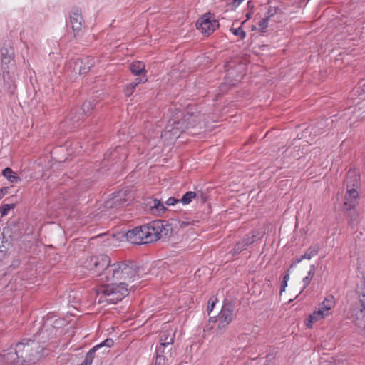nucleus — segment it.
Returning a JSON list of instances; mask_svg holds the SVG:
<instances>
[{"label": "nucleus", "instance_id": "1", "mask_svg": "<svg viewBox=\"0 0 365 365\" xmlns=\"http://www.w3.org/2000/svg\"><path fill=\"white\" fill-rule=\"evenodd\" d=\"M139 278V268L135 262H120L108 264L107 268L98 275V280L101 283L116 282L130 289H134L136 285L133 283Z\"/></svg>", "mask_w": 365, "mask_h": 365}, {"label": "nucleus", "instance_id": "2", "mask_svg": "<svg viewBox=\"0 0 365 365\" xmlns=\"http://www.w3.org/2000/svg\"><path fill=\"white\" fill-rule=\"evenodd\" d=\"M200 121V114L193 106L187 107L185 112L176 110L168 120L161 138L165 141L171 142L188 128L197 125Z\"/></svg>", "mask_w": 365, "mask_h": 365}, {"label": "nucleus", "instance_id": "3", "mask_svg": "<svg viewBox=\"0 0 365 365\" xmlns=\"http://www.w3.org/2000/svg\"><path fill=\"white\" fill-rule=\"evenodd\" d=\"M170 230V226L165 221L156 220L147 225L136 227L128 230L125 235L130 243L142 245L157 241L167 236Z\"/></svg>", "mask_w": 365, "mask_h": 365}, {"label": "nucleus", "instance_id": "4", "mask_svg": "<svg viewBox=\"0 0 365 365\" xmlns=\"http://www.w3.org/2000/svg\"><path fill=\"white\" fill-rule=\"evenodd\" d=\"M15 351L21 365H31L41 357L43 348L35 340L24 339L15 346Z\"/></svg>", "mask_w": 365, "mask_h": 365}, {"label": "nucleus", "instance_id": "5", "mask_svg": "<svg viewBox=\"0 0 365 365\" xmlns=\"http://www.w3.org/2000/svg\"><path fill=\"white\" fill-rule=\"evenodd\" d=\"M103 285L96 289L98 297V303L107 302L110 304H116L128 294L132 289L125 285L116 282H104Z\"/></svg>", "mask_w": 365, "mask_h": 365}, {"label": "nucleus", "instance_id": "6", "mask_svg": "<svg viewBox=\"0 0 365 365\" xmlns=\"http://www.w3.org/2000/svg\"><path fill=\"white\" fill-rule=\"evenodd\" d=\"M110 263V259L108 255H101L87 258L83 262V267L98 278V275L107 268Z\"/></svg>", "mask_w": 365, "mask_h": 365}, {"label": "nucleus", "instance_id": "7", "mask_svg": "<svg viewBox=\"0 0 365 365\" xmlns=\"http://www.w3.org/2000/svg\"><path fill=\"white\" fill-rule=\"evenodd\" d=\"M19 76L17 67L13 65L9 69H2L3 87L4 91L14 94L16 88V79Z\"/></svg>", "mask_w": 365, "mask_h": 365}, {"label": "nucleus", "instance_id": "8", "mask_svg": "<svg viewBox=\"0 0 365 365\" xmlns=\"http://www.w3.org/2000/svg\"><path fill=\"white\" fill-rule=\"evenodd\" d=\"M262 232L258 230H254L250 233L245 235L243 238L236 243L231 252L233 256L242 252L243 250L252 245L257 239L262 237Z\"/></svg>", "mask_w": 365, "mask_h": 365}, {"label": "nucleus", "instance_id": "9", "mask_svg": "<svg viewBox=\"0 0 365 365\" xmlns=\"http://www.w3.org/2000/svg\"><path fill=\"white\" fill-rule=\"evenodd\" d=\"M234 306L232 304H224L219 313L217 319V334H221L222 331L232 322L233 319Z\"/></svg>", "mask_w": 365, "mask_h": 365}, {"label": "nucleus", "instance_id": "10", "mask_svg": "<svg viewBox=\"0 0 365 365\" xmlns=\"http://www.w3.org/2000/svg\"><path fill=\"white\" fill-rule=\"evenodd\" d=\"M196 26L202 33L210 35L219 26V23L210 14H205L196 23Z\"/></svg>", "mask_w": 365, "mask_h": 365}, {"label": "nucleus", "instance_id": "11", "mask_svg": "<svg viewBox=\"0 0 365 365\" xmlns=\"http://www.w3.org/2000/svg\"><path fill=\"white\" fill-rule=\"evenodd\" d=\"M93 66V59L89 56L77 58L69 63V66L73 68V72L80 75L88 73Z\"/></svg>", "mask_w": 365, "mask_h": 365}, {"label": "nucleus", "instance_id": "12", "mask_svg": "<svg viewBox=\"0 0 365 365\" xmlns=\"http://www.w3.org/2000/svg\"><path fill=\"white\" fill-rule=\"evenodd\" d=\"M173 357V346H166L165 344H160L156 348V365H165Z\"/></svg>", "mask_w": 365, "mask_h": 365}, {"label": "nucleus", "instance_id": "13", "mask_svg": "<svg viewBox=\"0 0 365 365\" xmlns=\"http://www.w3.org/2000/svg\"><path fill=\"white\" fill-rule=\"evenodd\" d=\"M95 104L91 101L84 102L81 108V112L78 114L73 113H71L67 120L70 121L73 127L78 125L83 120V116L91 110H92Z\"/></svg>", "mask_w": 365, "mask_h": 365}, {"label": "nucleus", "instance_id": "14", "mask_svg": "<svg viewBox=\"0 0 365 365\" xmlns=\"http://www.w3.org/2000/svg\"><path fill=\"white\" fill-rule=\"evenodd\" d=\"M359 193L356 188L347 187L344 198V208H355L359 202Z\"/></svg>", "mask_w": 365, "mask_h": 365}, {"label": "nucleus", "instance_id": "15", "mask_svg": "<svg viewBox=\"0 0 365 365\" xmlns=\"http://www.w3.org/2000/svg\"><path fill=\"white\" fill-rule=\"evenodd\" d=\"M0 365H21L14 349H9L0 354Z\"/></svg>", "mask_w": 365, "mask_h": 365}, {"label": "nucleus", "instance_id": "16", "mask_svg": "<svg viewBox=\"0 0 365 365\" xmlns=\"http://www.w3.org/2000/svg\"><path fill=\"white\" fill-rule=\"evenodd\" d=\"M176 329L165 326L163 330L160 334V344H165L166 346H173L175 337Z\"/></svg>", "mask_w": 365, "mask_h": 365}, {"label": "nucleus", "instance_id": "17", "mask_svg": "<svg viewBox=\"0 0 365 365\" xmlns=\"http://www.w3.org/2000/svg\"><path fill=\"white\" fill-rule=\"evenodd\" d=\"M1 52V68L9 69L16 65L14 59V51L11 48H3Z\"/></svg>", "mask_w": 365, "mask_h": 365}, {"label": "nucleus", "instance_id": "18", "mask_svg": "<svg viewBox=\"0 0 365 365\" xmlns=\"http://www.w3.org/2000/svg\"><path fill=\"white\" fill-rule=\"evenodd\" d=\"M356 294L361 304L360 309V323L363 324L365 329V284L362 283L357 286Z\"/></svg>", "mask_w": 365, "mask_h": 365}, {"label": "nucleus", "instance_id": "19", "mask_svg": "<svg viewBox=\"0 0 365 365\" xmlns=\"http://www.w3.org/2000/svg\"><path fill=\"white\" fill-rule=\"evenodd\" d=\"M360 175L355 170H349L346 177V188L352 187L356 190L360 187Z\"/></svg>", "mask_w": 365, "mask_h": 365}, {"label": "nucleus", "instance_id": "20", "mask_svg": "<svg viewBox=\"0 0 365 365\" xmlns=\"http://www.w3.org/2000/svg\"><path fill=\"white\" fill-rule=\"evenodd\" d=\"M328 316V314H327L324 310L318 307L317 310H315L312 314H311L309 316L306 325L307 327L312 328V323L323 319Z\"/></svg>", "mask_w": 365, "mask_h": 365}, {"label": "nucleus", "instance_id": "21", "mask_svg": "<svg viewBox=\"0 0 365 365\" xmlns=\"http://www.w3.org/2000/svg\"><path fill=\"white\" fill-rule=\"evenodd\" d=\"M70 22L74 31L78 32L82 28L83 18L81 14L78 11H74L70 16Z\"/></svg>", "mask_w": 365, "mask_h": 365}, {"label": "nucleus", "instance_id": "22", "mask_svg": "<svg viewBox=\"0 0 365 365\" xmlns=\"http://www.w3.org/2000/svg\"><path fill=\"white\" fill-rule=\"evenodd\" d=\"M335 306V298L333 295L327 296L324 300L319 305V307L324 310L328 315L331 314V309Z\"/></svg>", "mask_w": 365, "mask_h": 365}, {"label": "nucleus", "instance_id": "23", "mask_svg": "<svg viewBox=\"0 0 365 365\" xmlns=\"http://www.w3.org/2000/svg\"><path fill=\"white\" fill-rule=\"evenodd\" d=\"M2 175L5 177L10 182L16 183L21 181V178L16 173L14 172L11 168H6L2 171Z\"/></svg>", "mask_w": 365, "mask_h": 365}, {"label": "nucleus", "instance_id": "24", "mask_svg": "<svg viewBox=\"0 0 365 365\" xmlns=\"http://www.w3.org/2000/svg\"><path fill=\"white\" fill-rule=\"evenodd\" d=\"M130 71L135 76H139L143 73H145V64L142 61L133 62L130 66Z\"/></svg>", "mask_w": 365, "mask_h": 365}, {"label": "nucleus", "instance_id": "25", "mask_svg": "<svg viewBox=\"0 0 365 365\" xmlns=\"http://www.w3.org/2000/svg\"><path fill=\"white\" fill-rule=\"evenodd\" d=\"M150 207L153 212L158 215L163 214L166 210V207H165L164 204L161 202L160 200L157 199L153 200V204Z\"/></svg>", "mask_w": 365, "mask_h": 365}, {"label": "nucleus", "instance_id": "26", "mask_svg": "<svg viewBox=\"0 0 365 365\" xmlns=\"http://www.w3.org/2000/svg\"><path fill=\"white\" fill-rule=\"evenodd\" d=\"M319 250V247L318 245H312L307 250L304 255H302V258H304L306 259H310L317 255Z\"/></svg>", "mask_w": 365, "mask_h": 365}, {"label": "nucleus", "instance_id": "27", "mask_svg": "<svg viewBox=\"0 0 365 365\" xmlns=\"http://www.w3.org/2000/svg\"><path fill=\"white\" fill-rule=\"evenodd\" d=\"M346 210L347 216L349 219V223L351 226L354 227L356 225L358 214L355 208H345Z\"/></svg>", "mask_w": 365, "mask_h": 365}, {"label": "nucleus", "instance_id": "28", "mask_svg": "<svg viewBox=\"0 0 365 365\" xmlns=\"http://www.w3.org/2000/svg\"><path fill=\"white\" fill-rule=\"evenodd\" d=\"M315 272V267L314 265L310 266V269L307 273V275L303 278L302 282L304 284L303 289H305L310 283L311 279L313 278Z\"/></svg>", "mask_w": 365, "mask_h": 365}, {"label": "nucleus", "instance_id": "29", "mask_svg": "<svg viewBox=\"0 0 365 365\" xmlns=\"http://www.w3.org/2000/svg\"><path fill=\"white\" fill-rule=\"evenodd\" d=\"M195 197L196 193L195 192L189 191L182 196V197L180 200V202H181L183 205H188Z\"/></svg>", "mask_w": 365, "mask_h": 365}, {"label": "nucleus", "instance_id": "30", "mask_svg": "<svg viewBox=\"0 0 365 365\" xmlns=\"http://www.w3.org/2000/svg\"><path fill=\"white\" fill-rule=\"evenodd\" d=\"M227 78H230V83L232 84V85H235L236 83L239 82L241 79V76L240 75H237L235 76V78L234 79H232L234 73H235V69L233 68H229L227 69Z\"/></svg>", "mask_w": 365, "mask_h": 365}, {"label": "nucleus", "instance_id": "31", "mask_svg": "<svg viewBox=\"0 0 365 365\" xmlns=\"http://www.w3.org/2000/svg\"><path fill=\"white\" fill-rule=\"evenodd\" d=\"M230 31L241 39H244L246 37V33L241 27L231 28Z\"/></svg>", "mask_w": 365, "mask_h": 365}, {"label": "nucleus", "instance_id": "32", "mask_svg": "<svg viewBox=\"0 0 365 365\" xmlns=\"http://www.w3.org/2000/svg\"><path fill=\"white\" fill-rule=\"evenodd\" d=\"M136 88V84H133V83H130L129 85H128L124 89V93L126 96H130L133 94V93L135 91Z\"/></svg>", "mask_w": 365, "mask_h": 365}, {"label": "nucleus", "instance_id": "33", "mask_svg": "<svg viewBox=\"0 0 365 365\" xmlns=\"http://www.w3.org/2000/svg\"><path fill=\"white\" fill-rule=\"evenodd\" d=\"M268 21H269V18H264L259 21L258 24L259 26V29L262 31H265L266 29L268 26Z\"/></svg>", "mask_w": 365, "mask_h": 365}, {"label": "nucleus", "instance_id": "34", "mask_svg": "<svg viewBox=\"0 0 365 365\" xmlns=\"http://www.w3.org/2000/svg\"><path fill=\"white\" fill-rule=\"evenodd\" d=\"M216 302L217 299L214 297L210 299V300L208 301L207 312L209 314H210V312L212 311Z\"/></svg>", "mask_w": 365, "mask_h": 365}, {"label": "nucleus", "instance_id": "35", "mask_svg": "<svg viewBox=\"0 0 365 365\" xmlns=\"http://www.w3.org/2000/svg\"><path fill=\"white\" fill-rule=\"evenodd\" d=\"M11 207V205L6 204L0 207V213L1 216H5L8 214L9 211L10 210Z\"/></svg>", "mask_w": 365, "mask_h": 365}, {"label": "nucleus", "instance_id": "36", "mask_svg": "<svg viewBox=\"0 0 365 365\" xmlns=\"http://www.w3.org/2000/svg\"><path fill=\"white\" fill-rule=\"evenodd\" d=\"M148 81V78L145 75L136 78L135 80L132 82L133 84H136V86L141 83H145Z\"/></svg>", "mask_w": 365, "mask_h": 365}, {"label": "nucleus", "instance_id": "37", "mask_svg": "<svg viewBox=\"0 0 365 365\" xmlns=\"http://www.w3.org/2000/svg\"><path fill=\"white\" fill-rule=\"evenodd\" d=\"M180 202V200H178V199H175V197H169L166 202H165V204L167 205H175L176 203L179 202Z\"/></svg>", "mask_w": 365, "mask_h": 365}, {"label": "nucleus", "instance_id": "38", "mask_svg": "<svg viewBox=\"0 0 365 365\" xmlns=\"http://www.w3.org/2000/svg\"><path fill=\"white\" fill-rule=\"evenodd\" d=\"M303 259H305L302 258V255L300 257L295 259L294 262L291 264L290 268H293L297 264L300 263Z\"/></svg>", "mask_w": 365, "mask_h": 365}, {"label": "nucleus", "instance_id": "39", "mask_svg": "<svg viewBox=\"0 0 365 365\" xmlns=\"http://www.w3.org/2000/svg\"><path fill=\"white\" fill-rule=\"evenodd\" d=\"M287 287V282L283 280L281 284L280 294L285 291L286 287Z\"/></svg>", "mask_w": 365, "mask_h": 365}, {"label": "nucleus", "instance_id": "40", "mask_svg": "<svg viewBox=\"0 0 365 365\" xmlns=\"http://www.w3.org/2000/svg\"><path fill=\"white\" fill-rule=\"evenodd\" d=\"M123 150V148H120V147H118V148H116L113 151H112L111 153V155L113 158H115V155L119 152V151H122Z\"/></svg>", "mask_w": 365, "mask_h": 365}, {"label": "nucleus", "instance_id": "41", "mask_svg": "<svg viewBox=\"0 0 365 365\" xmlns=\"http://www.w3.org/2000/svg\"><path fill=\"white\" fill-rule=\"evenodd\" d=\"M235 6H238L244 0H232Z\"/></svg>", "mask_w": 365, "mask_h": 365}, {"label": "nucleus", "instance_id": "42", "mask_svg": "<svg viewBox=\"0 0 365 365\" xmlns=\"http://www.w3.org/2000/svg\"><path fill=\"white\" fill-rule=\"evenodd\" d=\"M289 279V270H288L287 273L283 277V280H285V282H288Z\"/></svg>", "mask_w": 365, "mask_h": 365}, {"label": "nucleus", "instance_id": "43", "mask_svg": "<svg viewBox=\"0 0 365 365\" xmlns=\"http://www.w3.org/2000/svg\"><path fill=\"white\" fill-rule=\"evenodd\" d=\"M4 196L3 190H0V199Z\"/></svg>", "mask_w": 365, "mask_h": 365}, {"label": "nucleus", "instance_id": "44", "mask_svg": "<svg viewBox=\"0 0 365 365\" xmlns=\"http://www.w3.org/2000/svg\"><path fill=\"white\" fill-rule=\"evenodd\" d=\"M247 19H250V14H247Z\"/></svg>", "mask_w": 365, "mask_h": 365}]
</instances>
